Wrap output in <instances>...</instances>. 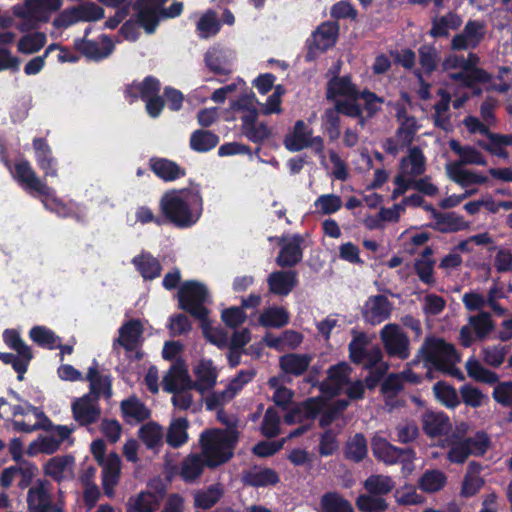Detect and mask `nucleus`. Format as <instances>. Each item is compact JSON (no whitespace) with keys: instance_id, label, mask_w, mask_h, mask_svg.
Listing matches in <instances>:
<instances>
[{"instance_id":"1","label":"nucleus","mask_w":512,"mask_h":512,"mask_svg":"<svg viewBox=\"0 0 512 512\" xmlns=\"http://www.w3.org/2000/svg\"><path fill=\"white\" fill-rule=\"evenodd\" d=\"M160 209L175 226L190 227L202 214L203 200L200 190L197 187L170 190L161 197Z\"/></svg>"},{"instance_id":"2","label":"nucleus","mask_w":512,"mask_h":512,"mask_svg":"<svg viewBox=\"0 0 512 512\" xmlns=\"http://www.w3.org/2000/svg\"><path fill=\"white\" fill-rule=\"evenodd\" d=\"M11 172L24 189L42 197V202L46 208L55 211L61 217L69 215L66 206L53 195L52 189L36 176L29 162L25 160L16 162Z\"/></svg>"},{"instance_id":"3","label":"nucleus","mask_w":512,"mask_h":512,"mask_svg":"<svg viewBox=\"0 0 512 512\" xmlns=\"http://www.w3.org/2000/svg\"><path fill=\"white\" fill-rule=\"evenodd\" d=\"M327 97L335 101L336 108L349 117L360 118L363 125L362 110L357 103L359 91L347 76L331 79L327 87Z\"/></svg>"},{"instance_id":"4","label":"nucleus","mask_w":512,"mask_h":512,"mask_svg":"<svg viewBox=\"0 0 512 512\" xmlns=\"http://www.w3.org/2000/svg\"><path fill=\"white\" fill-rule=\"evenodd\" d=\"M234 113H240L241 131L250 141L261 143L270 136V130L266 124L257 122V108L253 95H244L230 106Z\"/></svg>"},{"instance_id":"5","label":"nucleus","mask_w":512,"mask_h":512,"mask_svg":"<svg viewBox=\"0 0 512 512\" xmlns=\"http://www.w3.org/2000/svg\"><path fill=\"white\" fill-rule=\"evenodd\" d=\"M425 170L426 158L422 150L418 147L410 148L400 161L398 174L394 178L392 198L397 199L411 189L414 179L424 174Z\"/></svg>"},{"instance_id":"6","label":"nucleus","mask_w":512,"mask_h":512,"mask_svg":"<svg viewBox=\"0 0 512 512\" xmlns=\"http://www.w3.org/2000/svg\"><path fill=\"white\" fill-rule=\"evenodd\" d=\"M419 360H423L426 366L442 370L451 364H457L460 361V355L455 347L442 338H427L417 355Z\"/></svg>"},{"instance_id":"7","label":"nucleus","mask_w":512,"mask_h":512,"mask_svg":"<svg viewBox=\"0 0 512 512\" xmlns=\"http://www.w3.org/2000/svg\"><path fill=\"white\" fill-rule=\"evenodd\" d=\"M283 144L290 152H299L310 148L319 156L321 163H325L324 140L320 136H314L313 129L303 120L295 122L285 135Z\"/></svg>"},{"instance_id":"8","label":"nucleus","mask_w":512,"mask_h":512,"mask_svg":"<svg viewBox=\"0 0 512 512\" xmlns=\"http://www.w3.org/2000/svg\"><path fill=\"white\" fill-rule=\"evenodd\" d=\"M338 404V408L333 410L328 405L323 396L310 398L288 412L285 415V422L292 424L304 420H310L313 419L318 413L323 412V415L320 419V424L322 426L328 425L331 422L333 415L337 411L344 410L347 407L348 402L341 401Z\"/></svg>"},{"instance_id":"9","label":"nucleus","mask_w":512,"mask_h":512,"mask_svg":"<svg viewBox=\"0 0 512 512\" xmlns=\"http://www.w3.org/2000/svg\"><path fill=\"white\" fill-rule=\"evenodd\" d=\"M61 6L62 0H26L25 3L14 6L13 13L27 22L19 27L25 31L40 22H47L51 13Z\"/></svg>"},{"instance_id":"10","label":"nucleus","mask_w":512,"mask_h":512,"mask_svg":"<svg viewBox=\"0 0 512 512\" xmlns=\"http://www.w3.org/2000/svg\"><path fill=\"white\" fill-rule=\"evenodd\" d=\"M52 484L47 479H37L27 493L29 512H65L64 502L52 501Z\"/></svg>"},{"instance_id":"11","label":"nucleus","mask_w":512,"mask_h":512,"mask_svg":"<svg viewBox=\"0 0 512 512\" xmlns=\"http://www.w3.org/2000/svg\"><path fill=\"white\" fill-rule=\"evenodd\" d=\"M207 296L206 287L195 281L185 282L178 292L180 307L197 319H204L208 314L207 309L203 307Z\"/></svg>"},{"instance_id":"12","label":"nucleus","mask_w":512,"mask_h":512,"mask_svg":"<svg viewBox=\"0 0 512 512\" xmlns=\"http://www.w3.org/2000/svg\"><path fill=\"white\" fill-rule=\"evenodd\" d=\"M380 339L388 355L402 360L409 357L410 342L399 325L386 324L380 331Z\"/></svg>"},{"instance_id":"13","label":"nucleus","mask_w":512,"mask_h":512,"mask_svg":"<svg viewBox=\"0 0 512 512\" xmlns=\"http://www.w3.org/2000/svg\"><path fill=\"white\" fill-rule=\"evenodd\" d=\"M397 117L400 126L397 129L395 138L388 139L384 144L386 152L392 155H396L404 147L408 146L419 128L415 118L408 116L404 111L398 110Z\"/></svg>"},{"instance_id":"14","label":"nucleus","mask_w":512,"mask_h":512,"mask_svg":"<svg viewBox=\"0 0 512 512\" xmlns=\"http://www.w3.org/2000/svg\"><path fill=\"white\" fill-rule=\"evenodd\" d=\"M443 68L445 70L461 69L462 71L460 73L453 74L452 77L455 80L461 81L463 85L468 87H473L478 83H484L489 79V75L484 70L471 68L464 57L457 55L448 56L443 62Z\"/></svg>"},{"instance_id":"15","label":"nucleus","mask_w":512,"mask_h":512,"mask_svg":"<svg viewBox=\"0 0 512 512\" xmlns=\"http://www.w3.org/2000/svg\"><path fill=\"white\" fill-rule=\"evenodd\" d=\"M486 33L487 27L483 21L469 20L462 32L453 37L451 47L454 50L474 49L483 41Z\"/></svg>"},{"instance_id":"16","label":"nucleus","mask_w":512,"mask_h":512,"mask_svg":"<svg viewBox=\"0 0 512 512\" xmlns=\"http://www.w3.org/2000/svg\"><path fill=\"white\" fill-rule=\"evenodd\" d=\"M195 380L193 387L200 394L212 390L217 384L219 371L211 359L201 358L197 360L192 368Z\"/></svg>"},{"instance_id":"17","label":"nucleus","mask_w":512,"mask_h":512,"mask_svg":"<svg viewBox=\"0 0 512 512\" xmlns=\"http://www.w3.org/2000/svg\"><path fill=\"white\" fill-rule=\"evenodd\" d=\"M351 368L345 363H339L329 368L325 381L322 382L320 390L328 396L337 395L349 383Z\"/></svg>"},{"instance_id":"18","label":"nucleus","mask_w":512,"mask_h":512,"mask_svg":"<svg viewBox=\"0 0 512 512\" xmlns=\"http://www.w3.org/2000/svg\"><path fill=\"white\" fill-rule=\"evenodd\" d=\"M4 342L8 347L15 350L21 361H14V370L18 373V379L22 380L27 370L28 364L32 359L30 348L23 342L19 333L13 329H7L3 333Z\"/></svg>"},{"instance_id":"19","label":"nucleus","mask_w":512,"mask_h":512,"mask_svg":"<svg viewBox=\"0 0 512 512\" xmlns=\"http://www.w3.org/2000/svg\"><path fill=\"white\" fill-rule=\"evenodd\" d=\"M242 482L246 486L262 488L277 485L280 477L272 468L254 465L249 470L243 471Z\"/></svg>"},{"instance_id":"20","label":"nucleus","mask_w":512,"mask_h":512,"mask_svg":"<svg viewBox=\"0 0 512 512\" xmlns=\"http://www.w3.org/2000/svg\"><path fill=\"white\" fill-rule=\"evenodd\" d=\"M338 35V26L332 22L322 23L313 33L309 42V56L317 52H324L332 47Z\"/></svg>"},{"instance_id":"21","label":"nucleus","mask_w":512,"mask_h":512,"mask_svg":"<svg viewBox=\"0 0 512 512\" xmlns=\"http://www.w3.org/2000/svg\"><path fill=\"white\" fill-rule=\"evenodd\" d=\"M445 171L450 180L461 187L470 185H481L488 181L484 174L470 170L461 165V163H446Z\"/></svg>"},{"instance_id":"22","label":"nucleus","mask_w":512,"mask_h":512,"mask_svg":"<svg viewBox=\"0 0 512 512\" xmlns=\"http://www.w3.org/2000/svg\"><path fill=\"white\" fill-rule=\"evenodd\" d=\"M238 439V433L233 428L210 429L200 436L202 448H231Z\"/></svg>"},{"instance_id":"23","label":"nucleus","mask_w":512,"mask_h":512,"mask_svg":"<svg viewBox=\"0 0 512 512\" xmlns=\"http://www.w3.org/2000/svg\"><path fill=\"white\" fill-rule=\"evenodd\" d=\"M376 459L386 465L401 464L404 475L414 470L415 450H372Z\"/></svg>"},{"instance_id":"24","label":"nucleus","mask_w":512,"mask_h":512,"mask_svg":"<svg viewBox=\"0 0 512 512\" xmlns=\"http://www.w3.org/2000/svg\"><path fill=\"white\" fill-rule=\"evenodd\" d=\"M391 310L392 306L386 297L372 296L363 307V316L367 322L373 325L380 324L390 316Z\"/></svg>"},{"instance_id":"25","label":"nucleus","mask_w":512,"mask_h":512,"mask_svg":"<svg viewBox=\"0 0 512 512\" xmlns=\"http://www.w3.org/2000/svg\"><path fill=\"white\" fill-rule=\"evenodd\" d=\"M74 419L82 425L95 422L100 415L97 398L91 394L77 399L72 404Z\"/></svg>"},{"instance_id":"26","label":"nucleus","mask_w":512,"mask_h":512,"mask_svg":"<svg viewBox=\"0 0 512 512\" xmlns=\"http://www.w3.org/2000/svg\"><path fill=\"white\" fill-rule=\"evenodd\" d=\"M75 46L84 56L92 60L107 57L114 48L112 41L106 36H102L97 41L85 39L76 40Z\"/></svg>"},{"instance_id":"27","label":"nucleus","mask_w":512,"mask_h":512,"mask_svg":"<svg viewBox=\"0 0 512 512\" xmlns=\"http://www.w3.org/2000/svg\"><path fill=\"white\" fill-rule=\"evenodd\" d=\"M166 0H140L137 4L138 19L141 26L149 34L153 33L158 25L159 9Z\"/></svg>"},{"instance_id":"28","label":"nucleus","mask_w":512,"mask_h":512,"mask_svg":"<svg viewBox=\"0 0 512 512\" xmlns=\"http://www.w3.org/2000/svg\"><path fill=\"white\" fill-rule=\"evenodd\" d=\"M72 429L67 426H55L45 430L39 437L40 444L37 447L30 444L29 448H55L57 446L73 445L71 438Z\"/></svg>"},{"instance_id":"29","label":"nucleus","mask_w":512,"mask_h":512,"mask_svg":"<svg viewBox=\"0 0 512 512\" xmlns=\"http://www.w3.org/2000/svg\"><path fill=\"white\" fill-rule=\"evenodd\" d=\"M235 54L232 50L213 47L206 53V64L215 73L226 74L231 72Z\"/></svg>"},{"instance_id":"30","label":"nucleus","mask_w":512,"mask_h":512,"mask_svg":"<svg viewBox=\"0 0 512 512\" xmlns=\"http://www.w3.org/2000/svg\"><path fill=\"white\" fill-rule=\"evenodd\" d=\"M143 327L138 320H131L125 323L119 330V337L114 342V349L123 347L127 352H133L142 336Z\"/></svg>"},{"instance_id":"31","label":"nucleus","mask_w":512,"mask_h":512,"mask_svg":"<svg viewBox=\"0 0 512 512\" xmlns=\"http://www.w3.org/2000/svg\"><path fill=\"white\" fill-rule=\"evenodd\" d=\"M449 146L451 150L458 156V160L449 163H461L465 165L486 166L487 158L477 148L471 145H461L457 140H450Z\"/></svg>"},{"instance_id":"32","label":"nucleus","mask_w":512,"mask_h":512,"mask_svg":"<svg viewBox=\"0 0 512 512\" xmlns=\"http://www.w3.org/2000/svg\"><path fill=\"white\" fill-rule=\"evenodd\" d=\"M163 388L168 392L194 388L188 369L183 362H178L171 367L163 380Z\"/></svg>"},{"instance_id":"33","label":"nucleus","mask_w":512,"mask_h":512,"mask_svg":"<svg viewBox=\"0 0 512 512\" xmlns=\"http://www.w3.org/2000/svg\"><path fill=\"white\" fill-rule=\"evenodd\" d=\"M271 293L279 296H287L297 283V275L293 271H276L267 279Z\"/></svg>"},{"instance_id":"34","label":"nucleus","mask_w":512,"mask_h":512,"mask_svg":"<svg viewBox=\"0 0 512 512\" xmlns=\"http://www.w3.org/2000/svg\"><path fill=\"white\" fill-rule=\"evenodd\" d=\"M17 415H26L28 417L34 416L36 418L37 421L33 424H25V423H22L19 421L15 422V426L18 429L23 430V431H31L38 424L39 420L43 416V413L41 411H39L38 409L33 408L32 406L27 405V404H25L24 406H22V405L12 406L6 402V406L2 405L0 407V417L9 418L12 416H17Z\"/></svg>"},{"instance_id":"35","label":"nucleus","mask_w":512,"mask_h":512,"mask_svg":"<svg viewBox=\"0 0 512 512\" xmlns=\"http://www.w3.org/2000/svg\"><path fill=\"white\" fill-rule=\"evenodd\" d=\"M478 145L491 155L501 159H508L509 153L507 147L512 145V134H488L487 141H480Z\"/></svg>"},{"instance_id":"36","label":"nucleus","mask_w":512,"mask_h":512,"mask_svg":"<svg viewBox=\"0 0 512 512\" xmlns=\"http://www.w3.org/2000/svg\"><path fill=\"white\" fill-rule=\"evenodd\" d=\"M223 494L224 489L220 483L212 484L205 489L197 490L193 494L194 507L205 511L209 510L220 501Z\"/></svg>"},{"instance_id":"37","label":"nucleus","mask_w":512,"mask_h":512,"mask_svg":"<svg viewBox=\"0 0 512 512\" xmlns=\"http://www.w3.org/2000/svg\"><path fill=\"white\" fill-rule=\"evenodd\" d=\"M301 238L295 235L289 238L283 245L276 262L281 267H291L302 259L300 248Z\"/></svg>"},{"instance_id":"38","label":"nucleus","mask_w":512,"mask_h":512,"mask_svg":"<svg viewBox=\"0 0 512 512\" xmlns=\"http://www.w3.org/2000/svg\"><path fill=\"white\" fill-rule=\"evenodd\" d=\"M312 357L308 354L291 353L280 358V367L285 374L299 376L309 367Z\"/></svg>"},{"instance_id":"39","label":"nucleus","mask_w":512,"mask_h":512,"mask_svg":"<svg viewBox=\"0 0 512 512\" xmlns=\"http://www.w3.org/2000/svg\"><path fill=\"white\" fill-rule=\"evenodd\" d=\"M429 239L430 235L427 232L418 229L405 230L399 236L403 251L409 255L415 254Z\"/></svg>"},{"instance_id":"40","label":"nucleus","mask_w":512,"mask_h":512,"mask_svg":"<svg viewBox=\"0 0 512 512\" xmlns=\"http://www.w3.org/2000/svg\"><path fill=\"white\" fill-rule=\"evenodd\" d=\"M160 90L159 82L153 77H146L142 81H135L127 88V94L130 97V101L140 97L143 100H147L153 96H156Z\"/></svg>"},{"instance_id":"41","label":"nucleus","mask_w":512,"mask_h":512,"mask_svg":"<svg viewBox=\"0 0 512 512\" xmlns=\"http://www.w3.org/2000/svg\"><path fill=\"white\" fill-rule=\"evenodd\" d=\"M150 166L153 172L164 181H174L185 175V171L179 165L168 159H151Z\"/></svg>"},{"instance_id":"42","label":"nucleus","mask_w":512,"mask_h":512,"mask_svg":"<svg viewBox=\"0 0 512 512\" xmlns=\"http://www.w3.org/2000/svg\"><path fill=\"white\" fill-rule=\"evenodd\" d=\"M205 468V463L202 461L200 454H189L181 462L180 478L185 483H194L200 478Z\"/></svg>"},{"instance_id":"43","label":"nucleus","mask_w":512,"mask_h":512,"mask_svg":"<svg viewBox=\"0 0 512 512\" xmlns=\"http://www.w3.org/2000/svg\"><path fill=\"white\" fill-rule=\"evenodd\" d=\"M258 322L266 328H281L289 322V313L284 307H268L259 315Z\"/></svg>"},{"instance_id":"44","label":"nucleus","mask_w":512,"mask_h":512,"mask_svg":"<svg viewBox=\"0 0 512 512\" xmlns=\"http://www.w3.org/2000/svg\"><path fill=\"white\" fill-rule=\"evenodd\" d=\"M158 496L147 491L140 492L135 499L133 508L137 512H154L159 506V499L162 498L166 492V487L158 482L155 486Z\"/></svg>"},{"instance_id":"45","label":"nucleus","mask_w":512,"mask_h":512,"mask_svg":"<svg viewBox=\"0 0 512 512\" xmlns=\"http://www.w3.org/2000/svg\"><path fill=\"white\" fill-rule=\"evenodd\" d=\"M423 428L428 435L437 436L448 431L450 421L443 412L429 411L423 415Z\"/></svg>"},{"instance_id":"46","label":"nucleus","mask_w":512,"mask_h":512,"mask_svg":"<svg viewBox=\"0 0 512 512\" xmlns=\"http://www.w3.org/2000/svg\"><path fill=\"white\" fill-rule=\"evenodd\" d=\"M38 166L44 170L45 176H57L55 161L51 156V150L42 139H35L33 143Z\"/></svg>"},{"instance_id":"47","label":"nucleus","mask_w":512,"mask_h":512,"mask_svg":"<svg viewBox=\"0 0 512 512\" xmlns=\"http://www.w3.org/2000/svg\"><path fill=\"white\" fill-rule=\"evenodd\" d=\"M447 477L444 472L433 469L423 473L418 481V487L426 493H435L444 488Z\"/></svg>"},{"instance_id":"48","label":"nucleus","mask_w":512,"mask_h":512,"mask_svg":"<svg viewBox=\"0 0 512 512\" xmlns=\"http://www.w3.org/2000/svg\"><path fill=\"white\" fill-rule=\"evenodd\" d=\"M121 409L124 418L130 422H139L149 417L148 408L136 397H130L122 401Z\"/></svg>"},{"instance_id":"49","label":"nucleus","mask_w":512,"mask_h":512,"mask_svg":"<svg viewBox=\"0 0 512 512\" xmlns=\"http://www.w3.org/2000/svg\"><path fill=\"white\" fill-rule=\"evenodd\" d=\"M321 512H354L352 504L337 492H327L320 500Z\"/></svg>"},{"instance_id":"50","label":"nucleus","mask_w":512,"mask_h":512,"mask_svg":"<svg viewBox=\"0 0 512 512\" xmlns=\"http://www.w3.org/2000/svg\"><path fill=\"white\" fill-rule=\"evenodd\" d=\"M462 24V19L455 13H447L433 20L430 34L433 37L447 36L450 30H456Z\"/></svg>"},{"instance_id":"51","label":"nucleus","mask_w":512,"mask_h":512,"mask_svg":"<svg viewBox=\"0 0 512 512\" xmlns=\"http://www.w3.org/2000/svg\"><path fill=\"white\" fill-rule=\"evenodd\" d=\"M87 379L90 382L91 395L98 398L103 395L105 397L111 396V381L108 376H102L95 368H90L87 374Z\"/></svg>"},{"instance_id":"52","label":"nucleus","mask_w":512,"mask_h":512,"mask_svg":"<svg viewBox=\"0 0 512 512\" xmlns=\"http://www.w3.org/2000/svg\"><path fill=\"white\" fill-rule=\"evenodd\" d=\"M432 253L431 248L425 247L422 258L415 263V270L419 279L426 284H433L435 282L433 273L434 261L431 259Z\"/></svg>"},{"instance_id":"53","label":"nucleus","mask_w":512,"mask_h":512,"mask_svg":"<svg viewBox=\"0 0 512 512\" xmlns=\"http://www.w3.org/2000/svg\"><path fill=\"white\" fill-rule=\"evenodd\" d=\"M133 263L144 279H154L160 275V264L158 260L151 255L142 254L135 257Z\"/></svg>"},{"instance_id":"54","label":"nucleus","mask_w":512,"mask_h":512,"mask_svg":"<svg viewBox=\"0 0 512 512\" xmlns=\"http://www.w3.org/2000/svg\"><path fill=\"white\" fill-rule=\"evenodd\" d=\"M465 368L468 376L476 381L493 384L498 380L494 372L484 368L475 358L468 359L465 363Z\"/></svg>"},{"instance_id":"55","label":"nucleus","mask_w":512,"mask_h":512,"mask_svg":"<svg viewBox=\"0 0 512 512\" xmlns=\"http://www.w3.org/2000/svg\"><path fill=\"white\" fill-rule=\"evenodd\" d=\"M219 142L218 136L209 131L196 130L190 138V147L197 152H207Z\"/></svg>"},{"instance_id":"56","label":"nucleus","mask_w":512,"mask_h":512,"mask_svg":"<svg viewBox=\"0 0 512 512\" xmlns=\"http://www.w3.org/2000/svg\"><path fill=\"white\" fill-rule=\"evenodd\" d=\"M220 21L215 12H205L197 22V33L200 38H209L216 35L220 30Z\"/></svg>"},{"instance_id":"57","label":"nucleus","mask_w":512,"mask_h":512,"mask_svg":"<svg viewBox=\"0 0 512 512\" xmlns=\"http://www.w3.org/2000/svg\"><path fill=\"white\" fill-rule=\"evenodd\" d=\"M433 392L436 399L447 408H454L460 403L456 389L445 382H437Z\"/></svg>"},{"instance_id":"58","label":"nucleus","mask_w":512,"mask_h":512,"mask_svg":"<svg viewBox=\"0 0 512 512\" xmlns=\"http://www.w3.org/2000/svg\"><path fill=\"white\" fill-rule=\"evenodd\" d=\"M201 321V328L204 337L213 345L218 348H224L228 345V334L220 327H213L209 323L207 316Z\"/></svg>"},{"instance_id":"59","label":"nucleus","mask_w":512,"mask_h":512,"mask_svg":"<svg viewBox=\"0 0 512 512\" xmlns=\"http://www.w3.org/2000/svg\"><path fill=\"white\" fill-rule=\"evenodd\" d=\"M370 347V340L366 334L355 333L349 344L350 359L356 364L364 362L366 351Z\"/></svg>"},{"instance_id":"60","label":"nucleus","mask_w":512,"mask_h":512,"mask_svg":"<svg viewBox=\"0 0 512 512\" xmlns=\"http://www.w3.org/2000/svg\"><path fill=\"white\" fill-rule=\"evenodd\" d=\"M30 338L38 345L54 349L60 346L59 338L50 329L43 326H35L30 330Z\"/></svg>"},{"instance_id":"61","label":"nucleus","mask_w":512,"mask_h":512,"mask_svg":"<svg viewBox=\"0 0 512 512\" xmlns=\"http://www.w3.org/2000/svg\"><path fill=\"white\" fill-rule=\"evenodd\" d=\"M188 421L184 418L174 420L167 432V443L171 446L184 445L188 439Z\"/></svg>"},{"instance_id":"62","label":"nucleus","mask_w":512,"mask_h":512,"mask_svg":"<svg viewBox=\"0 0 512 512\" xmlns=\"http://www.w3.org/2000/svg\"><path fill=\"white\" fill-rule=\"evenodd\" d=\"M46 43V35L34 32L23 36L18 42V51L23 54H33L41 50Z\"/></svg>"},{"instance_id":"63","label":"nucleus","mask_w":512,"mask_h":512,"mask_svg":"<svg viewBox=\"0 0 512 512\" xmlns=\"http://www.w3.org/2000/svg\"><path fill=\"white\" fill-rule=\"evenodd\" d=\"M365 489L376 495L388 494L394 488V483L389 476L372 475L364 482Z\"/></svg>"},{"instance_id":"64","label":"nucleus","mask_w":512,"mask_h":512,"mask_svg":"<svg viewBox=\"0 0 512 512\" xmlns=\"http://www.w3.org/2000/svg\"><path fill=\"white\" fill-rule=\"evenodd\" d=\"M356 506L361 512H384L388 503L384 498L361 494L356 498Z\"/></svg>"}]
</instances>
